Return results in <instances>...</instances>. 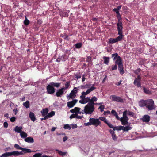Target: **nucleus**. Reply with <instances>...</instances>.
<instances>
[{"instance_id": "f257e3e1", "label": "nucleus", "mask_w": 157, "mask_h": 157, "mask_svg": "<svg viewBox=\"0 0 157 157\" xmlns=\"http://www.w3.org/2000/svg\"><path fill=\"white\" fill-rule=\"evenodd\" d=\"M60 83L51 82L46 87L47 93L49 94H52L55 92V89L54 87L59 88V87Z\"/></svg>"}, {"instance_id": "f03ea898", "label": "nucleus", "mask_w": 157, "mask_h": 157, "mask_svg": "<svg viewBox=\"0 0 157 157\" xmlns=\"http://www.w3.org/2000/svg\"><path fill=\"white\" fill-rule=\"evenodd\" d=\"M70 112L71 113H75V114H72L69 117V118H83V116H78V114H83V113H82V110H81V108L77 107H75L74 108V109H71L70 110Z\"/></svg>"}, {"instance_id": "7ed1b4c3", "label": "nucleus", "mask_w": 157, "mask_h": 157, "mask_svg": "<svg viewBox=\"0 0 157 157\" xmlns=\"http://www.w3.org/2000/svg\"><path fill=\"white\" fill-rule=\"evenodd\" d=\"M94 110V105L88 103L84 107V110H82V112L83 113V114L85 113L86 114H92Z\"/></svg>"}, {"instance_id": "20e7f679", "label": "nucleus", "mask_w": 157, "mask_h": 157, "mask_svg": "<svg viewBox=\"0 0 157 157\" xmlns=\"http://www.w3.org/2000/svg\"><path fill=\"white\" fill-rule=\"evenodd\" d=\"M80 87V86L78 87H74L73 90L71 91L69 94H67V98L69 100L70 99H73L75 98L76 96V94L78 92V89Z\"/></svg>"}, {"instance_id": "39448f33", "label": "nucleus", "mask_w": 157, "mask_h": 157, "mask_svg": "<svg viewBox=\"0 0 157 157\" xmlns=\"http://www.w3.org/2000/svg\"><path fill=\"white\" fill-rule=\"evenodd\" d=\"M112 57H114L113 60L115 61V63L116 64H117L118 66L123 64L121 58L118 55L117 53L112 54Z\"/></svg>"}, {"instance_id": "423d86ee", "label": "nucleus", "mask_w": 157, "mask_h": 157, "mask_svg": "<svg viewBox=\"0 0 157 157\" xmlns=\"http://www.w3.org/2000/svg\"><path fill=\"white\" fill-rule=\"evenodd\" d=\"M146 107L149 110H152L155 109L154 101L152 99L146 100Z\"/></svg>"}, {"instance_id": "0eeeda50", "label": "nucleus", "mask_w": 157, "mask_h": 157, "mask_svg": "<svg viewBox=\"0 0 157 157\" xmlns=\"http://www.w3.org/2000/svg\"><path fill=\"white\" fill-rule=\"evenodd\" d=\"M118 34L119 36L123 37L124 36L123 35V26L121 20L118 21V22L117 24Z\"/></svg>"}, {"instance_id": "6e6552de", "label": "nucleus", "mask_w": 157, "mask_h": 157, "mask_svg": "<svg viewBox=\"0 0 157 157\" xmlns=\"http://www.w3.org/2000/svg\"><path fill=\"white\" fill-rule=\"evenodd\" d=\"M112 101L120 103H123L124 102L123 99L120 97L117 96L115 95H112L110 97Z\"/></svg>"}, {"instance_id": "1a4fd4ad", "label": "nucleus", "mask_w": 157, "mask_h": 157, "mask_svg": "<svg viewBox=\"0 0 157 157\" xmlns=\"http://www.w3.org/2000/svg\"><path fill=\"white\" fill-rule=\"evenodd\" d=\"M101 119V120L104 121L106 124L108 125V126L110 128H113V130H118V126H114L112 124H111L110 123L108 122L106 119V118H99Z\"/></svg>"}, {"instance_id": "9d476101", "label": "nucleus", "mask_w": 157, "mask_h": 157, "mask_svg": "<svg viewBox=\"0 0 157 157\" xmlns=\"http://www.w3.org/2000/svg\"><path fill=\"white\" fill-rule=\"evenodd\" d=\"M123 37L119 36L115 38H110L109 39V43L113 44L116 42L120 41L122 40Z\"/></svg>"}, {"instance_id": "9b49d317", "label": "nucleus", "mask_w": 157, "mask_h": 157, "mask_svg": "<svg viewBox=\"0 0 157 157\" xmlns=\"http://www.w3.org/2000/svg\"><path fill=\"white\" fill-rule=\"evenodd\" d=\"M141 77L140 75H138L137 78H136L134 81L133 84L138 87H141Z\"/></svg>"}, {"instance_id": "f8f14e48", "label": "nucleus", "mask_w": 157, "mask_h": 157, "mask_svg": "<svg viewBox=\"0 0 157 157\" xmlns=\"http://www.w3.org/2000/svg\"><path fill=\"white\" fill-rule=\"evenodd\" d=\"M89 121L91 122L92 125H95L96 126L99 125L100 124V121L98 118H90Z\"/></svg>"}, {"instance_id": "ddd939ff", "label": "nucleus", "mask_w": 157, "mask_h": 157, "mask_svg": "<svg viewBox=\"0 0 157 157\" xmlns=\"http://www.w3.org/2000/svg\"><path fill=\"white\" fill-rule=\"evenodd\" d=\"M78 100L76 99H73L71 101L68 102L67 103V106L69 108L73 107L78 102Z\"/></svg>"}, {"instance_id": "4468645a", "label": "nucleus", "mask_w": 157, "mask_h": 157, "mask_svg": "<svg viewBox=\"0 0 157 157\" xmlns=\"http://www.w3.org/2000/svg\"><path fill=\"white\" fill-rule=\"evenodd\" d=\"M130 124H129V125H128L126 127L119 126H118V130H120L121 129L124 131H128L131 129V127L130 126Z\"/></svg>"}, {"instance_id": "2eb2a0df", "label": "nucleus", "mask_w": 157, "mask_h": 157, "mask_svg": "<svg viewBox=\"0 0 157 157\" xmlns=\"http://www.w3.org/2000/svg\"><path fill=\"white\" fill-rule=\"evenodd\" d=\"M119 120H120L121 121L122 125H129V123L128 122L129 118H117Z\"/></svg>"}, {"instance_id": "dca6fc26", "label": "nucleus", "mask_w": 157, "mask_h": 157, "mask_svg": "<svg viewBox=\"0 0 157 157\" xmlns=\"http://www.w3.org/2000/svg\"><path fill=\"white\" fill-rule=\"evenodd\" d=\"M48 108H46L43 109L41 111L42 115L44 117V118H47V116L48 114Z\"/></svg>"}, {"instance_id": "f3484780", "label": "nucleus", "mask_w": 157, "mask_h": 157, "mask_svg": "<svg viewBox=\"0 0 157 157\" xmlns=\"http://www.w3.org/2000/svg\"><path fill=\"white\" fill-rule=\"evenodd\" d=\"M113 11L116 12V13L117 14L116 17L118 20V21H119L120 20H122L121 17L120 15L119 10L115 8L113 10Z\"/></svg>"}, {"instance_id": "a211bd4d", "label": "nucleus", "mask_w": 157, "mask_h": 157, "mask_svg": "<svg viewBox=\"0 0 157 157\" xmlns=\"http://www.w3.org/2000/svg\"><path fill=\"white\" fill-rule=\"evenodd\" d=\"M94 88H90L88 89L86 92H82L81 94L85 96L86 95L88 94H89L90 92L94 90Z\"/></svg>"}, {"instance_id": "6ab92c4d", "label": "nucleus", "mask_w": 157, "mask_h": 157, "mask_svg": "<svg viewBox=\"0 0 157 157\" xmlns=\"http://www.w3.org/2000/svg\"><path fill=\"white\" fill-rule=\"evenodd\" d=\"M118 69L120 73L123 75L124 73V70L123 66V64L118 66Z\"/></svg>"}, {"instance_id": "aec40b11", "label": "nucleus", "mask_w": 157, "mask_h": 157, "mask_svg": "<svg viewBox=\"0 0 157 157\" xmlns=\"http://www.w3.org/2000/svg\"><path fill=\"white\" fill-rule=\"evenodd\" d=\"M114 131L115 130H109V131L111 134L113 140L114 141H116L117 140V138L115 133L114 132Z\"/></svg>"}, {"instance_id": "412c9836", "label": "nucleus", "mask_w": 157, "mask_h": 157, "mask_svg": "<svg viewBox=\"0 0 157 157\" xmlns=\"http://www.w3.org/2000/svg\"><path fill=\"white\" fill-rule=\"evenodd\" d=\"M64 92L61 90L60 89L57 90L56 93V95L57 97H61L63 95Z\"/></svg>"}, {"instance_id": "4be33fe9", "label": "nucleus", "mask_w": 157, "mask_h": 157, "mask_svg": "<svg viewBox=\"0 0 157 157\" xmlns=\"http://www.w3.org/2000/svg\"><path fill=\"white\" fill-rule=\"evenodd\" d=\"M24 140L25 141L29 143H32L34 142V139L31 137H28L25 138Z\"/></svg>"}, {"instance_id": "5701e85b", "label": "nucleus", "mask_w": 157, "mask_h": 157, "mask_svg": "<svg viewBox=\"0 0 157 157\" xmlns=\"http://www.w3.org/2000/svg\"><path fill=\"white\" fill-rule=\"evenodd\" d=\"M146 100H141L139 102V105L141 107H143L146 106Z\"/></svg>"}, {"instance_id": "b1692460", "label": "nucleus", "mask_w": 157, "mask_h": 157, "mask_svg": "<svg viewBox=\"0 0 157 157\" xmlns=\"http://www.w3.org/2000/svg\"><path fill=\"white\" fill-rule=\"evenodd\" d=\"M22 128L21 126L18 127L17 126L15 127L14 130L16 132H17L18 133H20L22 132Z\"/></svg>"}, {"instance_id": "393cba45", "label": "nucleus", "mask_w": 157, "mask_h": 157, "mask_svg": "<svg viewBox=\"0 0 157 157\" xmlns=\"http://www.w3.org/2000/svg\"><path fill=\"white\" fill-rule=\"evenodd\" d=\"M103 58L104 59V63L106 65H108L109 62V57L104 56Z\"/></svg>"}, {"instance_id": "a878e982", "label": "nucleus", "mask_w": 157, "mask_h": 157, "mask_svg": "<svg viewBox=\"0 0 157 157\" xmlns=\"http://www.w3.org/2000/svg\"><path fill=\"white\" fill-rule=\"evenodd\" d=\"M143 91L144 92L147 94H152V92L149 90V89L146 88L145 87H143Z\"/></svg>"}, {"instance_id": "bb28decb", "label": "nucleus", "mask_w": 157, "mask_h": 157, "mask_svg": "<svg viewBox=\"0 0 157 157\" xmlns=\"http://www.w3.org/2000/svg\"><path fill=\"white\" fill-rule=\"evenodd\" d=\"M97 98L96 97H93L90 99V101H89V102L88 103H90V104L92 105H94V102L97 101Z\"/></svg>"}, {"instance_id": "cd10ccee", "label": "nucleus", "mask_w": 157, "mask_h": 157, "mask_svg": "<svg viewBox=\"0 0 157 157\" xmlns=\"http://www.w3.org/2000/svg\"><path fill=\"white\" fill-rule=\"evenodd\" d=\"M129 115L128 110H125L123 113V117L121 118H128L127 116Z\"/></svg>"}, {"instance_id": "c85d7f7f", "label": "nucleus", "mask_w": 157, "mask_h": 157, "mask_svg": "<svg viewBox=\"0 0 157 157\" xmlns=\"http://www.w3.org/2000/svg\"><path fill=\"white\" fill-rule=\"evenodd\" d=\"M12 156L11 152H6L2 154L1 157H7Z\"/></svg>"}, {"instance_id": "c756f323", "label": "nucleus", "mask_w": 157, "mask_h": 157, "mask_svg": "<svg viewBox=\"0 0 157 157\" xmlns=\"http://www.w3.org/2000/svg\"><path fill=\"white\" fill-rule=\"evenodd\" d=\"M91 86L90 84H86L85 85H82L79 88L85 89L89 88Z\"/></svg>"}, {"instance_id": "7c9ffc66", "label": "nucleus", "mask_w": 157, "mask_h": 157, "mask_svg": "<svg viewBox=\"0 0 157 157\" xmlns=\"http://www.w3.org/2000/svg\"><path fill=\"white\" fill-rule=\"evenodd\" d=\"M21 136L22 138H25L27 136V134L24 131L20 133Z\"/></svg>"}, {"instance_id": "2f4dec72", "label": "nucleus", "mask_w": 157, "mask_h": 157, "mask_svg": "<svg viewBox=\"0 0 157 157\" xmlns=\"http://www.w3.org/2000/svg\"><path fill=\"white\" fill-rule=\"evenodd\" d=\"M30 23L29 20L27 19L26 16H25V19L24 21V24L25 26H27Z\"/></svg>"}, {"instance_id": "473e14b6", "label": "nucleus", "mask_w": 157, "mask_h": 157, "mask_svg": "<svg viewBox=\"0 0 157 157\" xmlns=\"http://www.w3.org/2000/svg\"><path fill=\"white\" fill-rule=\"evenodd\" d=\"M23 105L26 108H28L29 107V101H26L25 102L23 103Z\"/></svg>"}, {"instance_id": "72a5a7b5", "label": "nucleus", "mask_w": 157, "mask_h": 157, "mask_svg": "<svg viewBox=\"0 0 157 157\" xmlns=\"http://www.w3.org/2000/svg\"><path fill=\"white\" fill-rule=\"evenodd\" d=\"M110 114H112L113 115L115 116V118H119L118 116L117 113L114 110H112L111 111Z\"/></svg>"}, {"instance_id": "f704fd0d", "label": "nucleus", "mask_w": 157, "mask_h": 157, "mask_svg": "<svg viewBox=\"0 0 157 157\" xmlns=\"http://www.w3.org/2000/svg\"><path fill=\"white\" fill-rule=\"evenodd\" d=\"M56 151L58 152L59 155L62 156H65L67 153V152H63L60 151H59L58 149H56Z\"/></svg>"}, {"instance_id": "c9c22d12", "label": "nucleus", "mask_w": 157, "mask_h": 157, "mask_svg": "<svg viewBox=\"0 0 157 157\" xmlns=\"http://www.w3.org/2000/svg\"><path fill=\"white\" fill-rule=\"evenodd\" d=\"M55 114V112L53 111H52L51 112L48 113L47 116V118L52 117Z\"/></svg>"}, {"instance_id": "e433bc0d", "label": "nucleus", "mask_w": 157, "mask_h": 157, "mask_svg": "<svg viewBox=\"0 0 157 157\" xmlns=\"http://www.w3.org/2000/svg\"><path fill=\"white\" fill-rule=\"evenodd\" d=\"M22 150L24 151L25 153L33 152V151H31L30 149L28 148H22Z\"/></svg>"}, {"instance_id": "4c0bfd02", "label": "nucleus", "mask_w": 157, "mask_h": 157, "mask_svg": "<svg viewBox=\"0 0 157 157\" xmlns=\"http://www.w3.org/2000/svg\"><path fill=\"white\" fill-rule=\"evenodd\" d=\"M75 78H76L77 79H78L81 78V74L80 72H78L76 73V74L75 75Z\"/></svg>"}, {"instance_id": "58836bf2", "label": "nucleus", "mask_w": 157, "mask_h": 157, "mask_svg": "<svg viewBox=\"0 0 157 157\" xmlns=\"http://www.w3.org/2000/svg\"><path fill=\"white\" fill-rule=\"evenodd\" d=\"M75 46L76 48L79 49L82 47V43H76L75 44Z\"/></svg>"}, {"instance_id": "ea45409f", "label": "nucleus", "mask_w": 157, "mask_h": 157, "mask_svg": "<svg viewBox=\"0 0 157 157\" xmlns=\"http://www.w3.org/2000/svg\"><path fill=\"white\" fill-rule=\"evenodd\" d=\"M14 147L15 148L17 149L21 150H22V148L20 147L19 145L17 144H15L14 145Z\"/></svg>"}, {"instance_id": "a19ab883", "label": "nucleus", "mask_w": 157, "mask_h": 157, "mask_svg": "<svg viewBox=\"0 0 157 157\" xmlns=\"http://www.w3.org/2000/svg\"><path fill=\"white\" fill-rule=\"evenodd\" d=\"M12 155H13L15 156H19V153L18 151H13L11 152Z\"/></svg>"}, {"instance_id": "79ce46f5", "label": "nucleus", "mask_w": 157, "mask_h": 157, "mask_svg": "<svg viewBox=\"0 0 157 157\" xmlns=\"http://www.w3.org/2000/svg\"><path fill=\"white\" fill-rule=\"evenodd\" d=\"M79 102L82 104H86L88 102V101H86L85 99H81L79 101Z\"/></svg>"}, {"instance_id": "37998d69", "label": "nucleus", "mask_w": 157, "mask_h": 157, "mask_svg": "<svg viewBox=\"0 0 157 157\" xmlns=\"http://www.w3.org/2000/svg\"><path fill=\"white\" fill-rule=\"evenodd\" d=\"M16 104H15L14 103H13L11 101H10V107L11 109H13L14 108H15V105Z\"/></svg>"}, {"instance_id": "c03bdc74", "label": "nucleus", "mask_w": 157, "mask_h": 157, "mask_svg": "<svg viewBox=\"0 0 157 157\" xmlns=\"http://www.w3.org/2000/svg\"><path fill=\"white\" fill-rule=\"evenodd\" d=\"M140 120L143 122H148L150 121V118H140Z\"/></svg>"}, {"instance_id": "a18cd8bd", "label": "nucleus", "mask_w": 157, "mask_h": 157, "mask_svg": "<svg viewBox=\"0 0 157 157\" xmlns=\"http://www.w3.org/2000/svg\"><path fill=\"white\" fill-rule=\"evenodd\" d=\"M66 56L65 55V54H63L60 57V56H59V57L60 58V59L61 61H64L66 60V59L65 58V57Z\"/></svg>"}, {"instance_id": "49530a36", "label": "nucleus", "mask_w": 157, "mask_h": 157, "mask_svg": "<svg viewBox=\"0 0 157 157\" xmlns=\"http://www.w3.org/2000/svg\"><path fill=\"white\" fill-rule=\"evenodd\" d=\"M17 105H15L14 109L13 110V112L14 114L16 115L18 111V110L17 109Z\"/></svg>"}, {"instance_id": "de8ad7c7", "label": "nucleus", "mask_w": 157, "mask_h": 157, "mask_svg": "<svg viewBox=\"0 0 157 157\" xmlns=\"http://www.w3.org/2000/svg\"><path fill=\"white\" fill-rule=\"evenodd\" d=\"M42 154L40 153H37L33 155L35 157H43L42 155Z\"/></svg>"}, {"instance_id": "09e8293b", "label": "nucleus", "mask_w": 157, "mask_h": 157, "mask_svg": "<svg viewBox=\"0 0 157 157\" xmlns=\"http://www.w3.org/2000/svg\"><path fill=\"white\" fill-rule=\"evenodd\" d=\"M64 128L66 129L70 130L71 129V127L68 124H66L64 125Z\"/></svg>"}, {"instance_id": "8fccbe9b", "label": "nucleus", "mask_w": 157, "mask_h": 157, "mask_svg": "<svg viewBox=\"0 0 157 157\" xmlns=\"http://www.w3.org/2000/svg\"><path fill=\"white\" fill-rule=\"evenodd\" d=\"M70 82L69 81L65 83V87L66 88H68L70 85Z\"/></svg>"}, {"instance_id": "3c124183", "label": "nucleus", "mask_w": 157, "mask_h": 157, "mask_svg": "<svg viewBox=\"0 0 157 157\" xmlns=\"http://www.w3.org/2000/svg\"><path fill=\"white\" fill-rule=\"evenodd\" d=\"M92 58L90 56H88L86 60V61L89 63H90L92 61Z\"/></svg>"}, {"instance_id": "603ef678", "label": "nucleus", "mask_w": 157, "mask_h": 157, "mask_svg": "<svg viewBox=\"0 0 157 157\" xmlns=\"http://www.w3.org/2000/svg\"><path fill=\"white\" fill-rule=\"evenodd\" d=\"M117 66L116 64H115L114 65H113L111 67V70H116L117 69Z\"/></svg>"}, {"instance_id": "864d4df0", "label": "nucleus", "mask_w": 157, "mask_h": 157, "mask_svg": "<svg viewBox=\"0 0 157 157\" xmlns=\"http://www.w3.org/2000/svg\"><path fill=\"white\" fill-rule=\"evenodd\" d=\"M29 117V118H35L34 113L32 112L30 113Z\"/></svg>"}, {"instance_id": "5fc2aeb1", "label": "nucleus", "mask_w": 157, "mask_h": 157, "mask_svg": "<svg viewBox=\"0 0 157 157\" xmlns=\"http://www.w3.org/2000/svg\"><path fill=\"white\" fill-rule=\"evenodd\" d=\"M128 113H129L128 116H129L130 117H134V113L133 112H130L128 110Z\"/></svg>"}, {"instance_id": "6e6d98bb", "label": "nucleus", "mask_w": 157, "mask_h": 157, "mask_svg": "<svg viewBox=\"0 0 157 157\" xmlns=\"http://www.w3.org/2000/svg\"><path fill=\"white\" fill-rule=\"evenodd\" d=\"M141 69L140 68H138L136 70H135L134 72L136 74L138 75Z\"/></svg>"}, {"instance_id": "4d7b16f0", "label": "nucleus", "mask_w": 157, "mask_h": 157, "mask_svg": "<svg viewBox=\"0 0 157 157\" xmlns=\"http://www.w3.org/2000/svg\"><path fill=\"white\" fill-rule=\"evenodd\" d=\"M104 106L103 105H101L99 106L98 109H100V111L101 112H102L104 111Z\"/></svg>"}, {"instance_id": "13d9d810", "label": "nucleus", "mask_w": 157, "mask_h": 157, "mask_svg": "<svg viewBox=\"0 0 157 157\" xmlns=\"http://www.w3.org/2000/svg\"><path fill=\"white\" fill-rule=\"evenodd\" d=\"M84 125L86 126H89V125H92V124L91 122L90 121L89 122H88V123H84Z\"/></svg>"}, {"instance_id": "bf43d9fd", "label": "nucleus", "mask_w": 157, "mask_h": 157, "mask_svg": "<svg viewBox=\"0 0 157 157\" xmlns=\"http://www.w3.org/2000/svg\"><path fill=\"white\" fill-rule=\"evenodd\" d=\"M3 126L5 128H7L8 126V124L7 122H5L3 124Z\"/></svg>"}, {"instance_id": "052dcab7", "label": "nucleus", "mask_w": 157, "mask_h": 157, "mask_svg": "<svg viewBox=\"0 0 157 157\" xmlns=\"http://www.w3.org/2000/svg\"><path fill=\"white\" fill-rule=\"evenodd\" d=\"M86 79V78L85 76L84 75H82V82H84Z\"/></svg>"}, {"instance_id": "680f3d73", "label": "nucleus", "mask_w": 157, "mask_h": 157, "mask_svg": "<svg viewBox=\"0 0 157 157\" xmlns=\"http://www.w3.org/2000/svg\"><path fill=\"white\" fill-rule=\"evenodd\" d=\"M111 112L107 110L106 111H105L104 113V114H110Z\"/></svg>"}, {"instance_id": "e2e57ef3", "label": "nucleus", "mask_w": 157, "mask_h": 157, "mask_svg": "<svg viewBox=\"0 0 157 157\" xmlns=\"http://www.w3.org/2000/svg\"><path fill=\"white\" fill-rule=\"evenodd\" d=\"M77 127V126L76 124H72L71 125V128L72 129L76 128Z\"/></svg>"}, {"instance_id": "0e129e2a", "label": "nucleus", "mask_w": 157, "mask_h": 157, "mask_svg": "<svg viewBox=\"0 0 157 157\" xmlns=\"http://www.w3.org/2000/svg\"><path fill=\"white\" fill-rule=\"evenodd\" d=\"M64 39L65 40H67V41H68L69 40V36L68 35H65V36L64 38Z\"/></svg>"}, {"instance_id": "69168bd1", "label": "nucleus", "mask_w": 157, "mask_h": 157, "mask_svg": "<svg viewBox=\"0 0 157 157\" xmlns=\"http://www.w3.org/2000/svg\"><path fill=\"white\" fill-rule=\"evenodd\" d=\"M121 82H122V80H121L118 83H115V85L117 86H119L121 84Z\"/></svg>"}, {"instance_id": "338daca9", "label": "nucleus", "mask_w": 157, "mask_h": 157, "mask_svg": "<svg viewBox=\"0 0 157 157\" xmlns=\"http://www.w3.org/2000/svg\"><path fill=\"white\" fill-rule=\"evenodd\" d=\"M143 118H150V116L148 115H145L143 116Z\"/></svg>"}, {"instance_id": "774afa93", "label": "nucleus", "mask_w": 157, "mask_h": 157, "mask_svg": "<svg viewBox=\"0 0 157 157\" xmlns=\"http://www.w3.org/2000/svg\"><path fill=\"white\" fill-rule=\"evenodd\" d=\"M76 60L75 58L74 57H72L71 59V61L72 63H75V61Z\"/></svg>"}]
</instances>
